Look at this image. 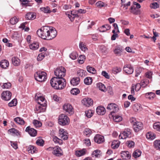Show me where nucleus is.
Returning a JSON list of instances; mask_svg holds the SVG:
<instances>
[{
    "label": "nucleus",
    "instance_id": "53",
    "mask_svg": "<svg viewBox=\"0 0 160 160\" xmlns=\"http://www.w3.org/2000/svg\"><path fill=\"white\" fill-rule=\"evenodd\" d=\"M149 83V80L147 79L143 80L141 81L140 83H139L141 87H145Z\"/></svg>",
    "mask_w": 160,
    "mask_h": 160
},
{
    "label": "nucleus",
    "instance_id": "57",
    "mask_svg": "<svg viewBox=\"0 0 160 160\" xmlns=\"http://www.w3.org/2000/svg\"><path fill=\"white\" fill-rule=\"evenodd\" d=\"M17 100L16 99H13L9 103L8 105L9 106L12 107L16 106L17 104Z\"/></svg>",
    "mask_w": 160,
    "mask_h": 160
},
{
    "label": "nucleus",
    "instance_id": "11",
    "mask_svg": "<svg viewBox=\"0 0 160 160\" xmlns=\"http://www.w3.org/2000/svg\"><path fill=\"white\" fill-rule=\"evenodd\" d=\"M12 96V93L9 91L3 92L2 93V97L3 99L6 101L9 100Z\"/></svg>",
    "mask_w": 160,
    "mask_h": 160
},
{
    "label": "nucleus",
    "instance_id": "31",
    "mask_svg": "<svg viewBox=\"0 0 160 160\" xmlns=\"http://www.w3.org/2000/svg\"><path fill=\"white\" fill-rule=\"evenodd\" d=\"M155 96L154 93L152 92H148L145 94V97L146 98L150 100L153 99Z\"/></svg>",
    "mask_w": 160,
    "mask_h": 160
},
{
    "label": "nucleus",
    "instance_id": "46",
    "mask_svg": "<svg viewBox=\"0 0 160 160\" xmlns=\"http://www.w3.org/2000/svg\"><path fill=\"white\" fill-rule=\"evenodd\" d=\"M85 152V150L83 149L79 151H76L75 152L76 155L78 157H80L84 155Z\"/></svg>",
    "mask_w": 160,
    "mask_h": 160
},
{
    "label": "nucleus",
    "instance_id": "40",
    "mask_svg": "<svg viewBox=\"0 0 160 160\" xmlns=\"http://www.w3.org/2000/svg\"><path fill=\"white\" fill-rule=\"evenodd\" d=\"M87 71L90 73L95 74L96 72V71L95 69L89 66H88L87 67Z\"/></svg>",
    "mask_w": 160,
    "mask_h": 160
},
{
    "label": "nucleus",
    "instance_id": "5",
    "mask_svg": "<svg viewBox=\"0 0 160 160\" xmlns=\"http://www.w3.org/2000/svg\"><path fill=\"white\" fill-rule=\"evenodd\" d=\"M107 109L108 110H112L111 112V115L113 116L114 113L117 112L119 110V108L117 105L115 103H111L108 104Z\"/></svg>",
    "mask_w": 160,
    "mask_h": 160
},
{
    "label": "nucleus",
    "instance_id": "10",
    "mask_svg": "<svg viewBox=\"0 0 160 160\" xmlns=\"http://www.w3.org/2000/svg\"><path fill=\"white\" fill-rule=\"evenodd\" d=\"M50 29L49 31L48 39L51 40L54 38L57 35V32L56 29L52 27H50Z\"/></svg>",
    "mask_w": 160,
    "mask_h": 160
},
{
    "label": "nucleus",
    "instance_id": "8",
    "mask_svg": "<svg viewBox=\"0 0 160 160\" xmlns=\"http://www.w3.org/2000/svg\"><path fill=\"white\" fill-rule=\"evenodd\" d=\"M63 110L71 115L74 113V110L72 106L70 104L66 103L63 106Z\"/></svg>",
    "mask_w": 160,
    "mask_h": 160
},
{
    "label": "nucleus",
    "instance_id": "41",
    "mask_svg": "<svg viewBox=\"0 0 160 160\" xmlns=\"http://www.w3.org/2000/svg\"><path fill=\"white\" fill-rule=\"evenodd\" d=\"M133 110L135 112L138 111L139 110L140 111L141 109V105L139 104L135 103L133 105Z\"/></svg>",
    "mask_w": 160,
    "mask_h": 160
},
{
    "label": "nucleus",
    "instance_id": "4",
    "mask_svg": "<svg viewBox=\"0 0 160 160\" xmlns=\"http://www.w3.org/2000/svg\"><path fill=\"white\" fill-rule=\"evenodd\" d=\"M58 122L62 126L68 125L70 123L69 118L64 114L60 115L58 117Z\"/></svg>",
    "mask_w": 160,
    "mask_h": 160
},
{
    "label": "nucleus",
    "instance_id": "9",
    "mask_svg": "<svg viewBox=\"0 0 160 160\" xmlns=\"http://www.w3.org/2000/svg\"><path fill=\"white\" fill-rule=\"evenodd\" d=\"M35 98L38 101V104L44 106H47V101L45 100L44 97L41 96H38L37 94H36L35 96Z\"/></svg>",
    "mask_w": 160,
    "mask_h": 160
},
{
    "label": "nucleus",
    "instance_id": "12",
    "mask_svg": "<svg viewBox=\"0 0 160 160\" xmlns=\"http://www.w3.org/2000/svg\"><path fill=\"white\" fill-rule=\"evenodd\" d=\"M59 137L63 140H66L68 138V133L62 129H60L59 132Z\"/></svg>",
    "mask_w": 160,
    "mask_h": 160
},
{
    "label": "nucleus",
    "instance_id": "21",
    "mask_svg": "<svg viewBox=\"0 0 160 160\" xmlns=\"http://www.w3.org/2000/svg\"><path fill=\"white\" fill-rule=\"evenodd\" d=\"M36 18V15L32 12L28 13L26 15V18L29 20L34 19Z\"/></svg>",
    "mask_w": 160,
    "mask_h": 160
},
{
    "label": "nucleus",
    "instance_id": "58",
    "mask_svg": "<svg viewBox=\"0 0 160 160\" xmlns=\"http://www.w3.org/2000/svg\"><path fill=\"white\" fill-rule=\"evenodd\" d=\"M77 73L78 75L80 77H82L85 75V72L82 69H80L78 70Z\"/></svg>",
    "mask_w": 160,
    "mask_h": 160
},
{
    "label": "nucleus",
    "instance_id": "15",
    "mask_svg": "<svg viewBox=\"0 0 160 160\" xmlns=\"http://www.w3.org/2000/svg\"><path fill=\"white\" fill-rule=\"evenodd\" d=\"M143 127L142 123L139 122H138L133 126L134 130L135 132H138L142 130Z\"/></svg>",
    "mask_w": 160,
    "mask_h": 160
},
{
    "label": "nucleus",
    "instance_id": "47",
    "mask_svg": "<svg viewBox=\"0 0 160 160\" xmlns=\"http://www.w3.org/2000/svg\"><path fill=\"white\" fill-rule=\"evenodd\" d=\"M85 56L84 55H80L78 58V62L80 64L83 63L85 59Z\"/></svg>",
    "mask_w": 160,
    "mask_h": 160
},
{
    "label": "nucleus",
    "instance_id": "14",
    "mask_svg": "<svg viewBox=\"0 0 160 160\" xmlns=\"http://www.w3.org/2000/svg\"><path fill=\"white\" fill-rule=\"evenodd\" d=\"M123 71L128 74H131L133 72V69L131 65L127 64L123 68Z\"/></svg>",
    "mask_w": 160,
    "mask_h": 160
},
{
    "label": "nucleus",
    "instance_id": "52",
    "mask_svg": "<svg viewBox=\"0 0 160 160\" xmlns=\"http://www.w3.org/2000/svg\"><path fill=\"white\" fill-rule=\"evenodd\" d=\"M122 70V68L120 67H116L112 69V72L114 74L120 72Z\"/></svg>",
    "mask_w": 160,
    "mask_h": 160
},
{
    "label": "nucleus",
    "instance_id": "3",
    "mask_svg": "<svg viewBox=\"0 0 160 160\" xmlns=\"http://www.w3.org/2000/svg\"><path fill=\"white\" fill-rule=\"evenodd\" d=\"M47 74L44 71H39L34 74L35 78L36 80L40 82L45 81L47 78Z\"/></svg>",
    "mask_w": 160,
    "mask_h": 160
},
{
    "label": "nucleus",
    "instance_id": "26",
    "mask_svg": "<svg viewBox=\"0 0 160 160\" xmlns=\"http://www.w3.org/2000/svg\"><path fill=\"white\" fill-rule=\"evenodd\" d=\"M46 106H44L38 104L37 105L36 107V110L38 112L37 113L43 112L45 111Z\"/></svg>",
    "mask_w": 160,
    "mask_h": 160
},
{
    "label": "nucleus",
    "instance_id": "30",
    "mask_svg": "<svg viewBox=\"0 0 160 160\" xmlns=\"http://www.w3.org/2000/svg\"><path fill=\"white\" fill-rule=\"evenodd\" d=\"M14 121L17 123L21 125H23L25 123L23 119L19 117H17L15 118L14 119Z\"/></svg>",
    "mask_w": 160,
    "mask_h": 160
},
{
    "label": "nucleus",
    "instance_id": "50",
    "mask_svg": "<svg viewBox=\"0 0 160 160\" xmlns=\"http://www.w3.org/2000/svg\"><path fill=\"white\" fill-rule=\"evenodd\" d=\"M8 132L12 134H15L18 135L19 134V132L18 131L14 128H12L8 130Z\"/></svg>",
    "mask_w": 160,
    "mask_h": 160
},
{
    "label": "nucleus",
    "instance_id": "20",
    "mask_svg": "<svg viewBox=\"0 0 160 160\" xmlns=\"http://www.w3.org/2000/svg\"><path fill=\"white\" fill-rule=\"evenodd\" d=\"M9 65L8 62L5 59L2 60L0 63L1 67L3 69L7 68L8 67Z\"/></svg>",
    "mask_w": 160,
    "mask_h": 160
},
{
    "label": "nucleus",
    "instance_id": "45",
    "mask_svg": "<svg viewBox=\"0 0 160 160\" xmlns=\"http://www.w3.org/2000/svg\"><path fill=\"white\" fill-rule=\"evenodd\" d=\"M122 50V48L119 47H117L114 50V52L116 55L120 56L121 54Z\"/></svg>",
    "mask_w": 160,
    "mask_h": 160
},
{
    "label": "nucleus",
    "instance_id": "22",
    "mask_svg": "<svg viewBox=\"0 0 160 160\" xmlns=\"http://www.w3.org/2000/svg\"><path fill=\"white\" fill-rule=\"evenodd\" d=\"M12 64L15 66H18L20 64V60L17 57H12Z\"/></svg>",
    "mask_w": 160,
    "mask_h": 160
},
{
    "label": "nucleus",
    "instance_id": "42",
    "mask_svg": "<svg viewBox=\"0 0 160 160\" xmlns=\"http://www.w3.org/2000/svg\"><path fill=\"white\" fill-rule=\"evenodd\" d=\"M94 112V111H93L90 109L85 112V114L88 118H90L93 115Z\"/></svg>",
    "mask_w": 160,
    "mask_h": 160
},
{
    "label": "nucleus",
    "instance_id": "32",
    "mask_svg": "<svg viewBox=\"0 0 160 160\" xmlns=\"http://www.w3.org/2000/svg\"><path fill=\"white\" fill-rule=\"evenodd\" d=\"M130 12L135 15H138L139 13V10L136 9L134 6L131 7L130 8Z\"/></svg>",
    "mask_w": 160,
    "mask_h": 160
},
{
    "label": "nucleus",
    "instance_id": "55",
    "mask_svg": "<svg viewBox=\"0 0 160 160\" xmlns=\"http://www.w3.org/2000/svg\"><path fill=\"white\" fill-rule=\"evenodd\" d=\"M126 143L128 147L129 148L134 147L135 145L134 142L132 141L129 140L127 141Z\"/></svg>",
    "mask_w": 160,
    "mask_h": 160
},
{
    "label": "nucleus",
    "instance_id": "35",
    "mask_svg": "<svg viewBox=\"0 0 160 160\" xmlns=\"http://www.w3.org/2000/svg\"><path fill=\"white\" fill-rule=\"evenodd\" d=\"M156 137V135L153 133L148 132L147 133L146 138L148 139L153 140Z\"/></svg>",
    "mask_w": 160,
    "mask_h": 160
},
{
    "label": "nucleus",
    "instance_id": "49",
    "mask_svg": "<svg viewBox=\"0 0 160 160\" xmlns=\"http://www.w3.org/2000/svg\"><path fill=\"white\" fill-rule=\"evenodd\" d=\"M80 92L79 90L77 88H73L71 90V93L75 95H76Z\"/></svg>",
    "mask_w": 160,
    "mask_h": 160
},
{
    "label": "nucleus",
    "instance_id": "27",
    "mask_svg": "<svg viewBox=\"0 0 160 160\" xmlns=\"http://www.w3.org/2000/svg\"><path fill=\"white\" fill-rule=\"evenodd\" d=\"M79 78H74L71 80L70 83L73 86H76L79 84Z\"/></svg>",
    "mask_w": 160,
    "mask_h": 160
},
{
    "label": "nucleus",
    "instance_id": "1",
    "mask_svg": "<svg viewBox=\"0 0 160 160\" xmlns=\"http://www.w3.org/2000/svg\"><path fill=\"white\" fill-rule=\"evenodd\" d=\"M66 70L63 67L56 69L54 71L55 75L56 77L52 78L50 80L51 86L56 89H62L66 86L65 79L63 78L65 76Z\"/></svg>",
    "mask_w": 160,
    "mask_h": 160
},
{
    "label": "nucleus",
    "instance_id": "54",
    "mask_svg": "<svg viewBox=\"0 0 160 160\" xmlns=\"http://www.w3.org/2000/svg\"><path fill=\"white\" fill-rule=\"evenodd\" d=\"M153 128L156 130L160 131V122H156L153 125Z\"/></svg>",
    "mask_w": 160,
    "mask_h": 160
},
{
    "label": "nucleus",
    "instance_id": "7",
    "mask_svg": "<svg viewBox=\"0 0 160 160\" xmlns=\"http://www.w3.org/2000/svg\"><path fill=\"white\" fill-rule=\"evenodd\" d=\"M48 149H53L52 153L57 157H59L62 155V151L58 146H56L54 148L50 147Z\"/></svg>",
    "mask_w": 160,
    "mask_h": 160
},
{
    "label": "nucleus",
    "instance_id": "63",
    "mask_svg": "<svg viewBox=\"0 0 160 160\" xmlns=\"http://www.w3.org/2000/svg\"><path fill=\"white\" fill-rule=\"evenodd\" d=\"M96 5L97 6L99 7L106 6H107L106 4H105L104 2H102V1H99L97 2L96 3Z\"/></svg>",
    "mask_w": 160,
    "mask_h": 160
},
{
    "label": "nucleus",
    "instance_id": "34",
    "mask_svg": "<svg viewBox=\"0 0 160 160\" xmlns=\"http://www.w3.org/2000/svg\"><path fill=\"white\" fill-rule=\"evenodd\" d=\"M92 78L90 77H88L84 79V82L86 85H91L92 82Z\"/></svg>",
    "mask_w": 160,
    "mask_h": 160
},
{
    "label": "nucleus",
    "instance_id": "19",
    "mask_svg": "<svg viewBox=\"0 0 160 160\" xmlns=\"http://www.w3.org/2000/svg\"><path fill=\"white\" fill-rule=\"evenodd\" d=\"M96 112L98 115H104L106 113L105 108L103 106H99L96 108Z\"/></svg>",
    "mask_w": 160,
    "mask_h": 160
},
{
    "label": "nucleus",
    "instance_id": "62",
    "mask_svg": "<svg viewBox=\"0 0 160 160\" xmlns=\"http://www.w3.org/2000/svg\"><path fill=\"white\" fill-rule=\"evenodd\" d=\"M150 7L151 8L156 9L159 7V5L157 2H154L151 4Z\"/></svg>",
    "mask_w": 160,
    "mask_h": 160
},
{
    "label": "nucleus",
    "instance_id": "39",
    "mask_svg": "<svg viewBox=\"0 0 160 160\" xmlns=\"http://www.w3.org/2000/svg\"><path fill=\"white\" fill-rule=\"evenodd\" d=\"M92 132V131L90 129L88 128H86L84 129L83 132V134L87 137H89L91 134Z\"/></svg>",
    "mask_w": 160,
    "mask_h": 160
},
{
    "label": "nucleus",
    "instance_id": "24",
    "mask_svg": "<svg viewBox=\"0 0 160 160\" xmlns=\"http://www.w3.org/2000/svg\"><path fill=\"white\" fill-rule=\"evenodd\" d=\"M97 87L102 92H105L107 89L104 85L102 83L99 82L97 84Z\"/></svg>",
    "mask_w": 160,
    "mask_h": 160
},
{
    "label": "nucleus",
    "instance_id": "64",
    "mask_svg": "<svg viewBox=\"0 0 160 160\" xmlns=\"http://www.w3.org/2000/svg\"><path fill=\"white\" fill-rule=\"evenodd\" d=\"M11 84L10 83H5L3 85V88H4L9 89L11 88Z\"/></svg>",
    "mask_w": 160,
    "mask_h": 160
},
{
    "label": "nucleus",
    "instance_id": "36",
    "mask_svg": "<svg viewBox=\"0 0 160 160\" xmlns=\"http://www.w3.org/2000/svg\"><path fill=\"white\" fill-rule=\"evenodd\" d=\"M40 10L45 13H50L52 12L49 7L48 6L46 7H41L40 8Z\"/></svg>",
    "mask_w": 160,
    "mask_h": 160
},
{
    "label": "nucleus",
    "instance_id": "23",
    "mask_svg": "<svg viewBox=\"0 0 160 160\" xmlns=\"http://www.w3.org/2000/svg\"><path fill=\"white\" fill-rule=\"evenodd\" d=\"M102 153L101 151L98 150H96L94 151L92 154V157L95 158H99L101 156Z\"/></svg>",
    "mask_w": 160,
    "mask_h": 160
},
{
    "label": "nucleus",
    "instance_id": "60",
    "mask_svg": "<svg viewBox=\"0 0 160 160\" xmlns=\"http://www.w3.org/2000/svg\"><path fill=\"white\" fill-rule=\"evenodd\" d=\"M44 143V141L42 139H38L36 142V144L39 146H43Z\"/></svg>",
    "mask_w": 160,
    "mask_h": 160
},
{
    "label": "nucleus",
    "instance_id": "18",
    "mask_svg": "<svg viewBox=\"0 0 160 160\" xmlns=\"http://www.w3.org/2000/svg\"><path fill=\"white\" fill-rule=\"evenodd\" d=\"M122 158L126 160H128L130 158L131 155L128 151H122L121 152Z\"/></svg>",
    "mask_w": 160,
    "mask_h": 160
},
{
    "label": "nucleus",
    "instance_id": "2",
    "mask_svg": "<svg viewBox=\"0 0 160 160\" xmlns=\"http://www.w3.org/2000/svg\"><path fill=\"white\" fill-rule=\"evenodd\" d=\"M50 30L49 27L45 26L38 30L37 33L38 36L42 39L49 40L48 37Z\"/></svg>",
    "mask_w": 160,
    "mask_h": 160
},
{
    "label": "nucleus",
    "instance_id": "33",
    "mask_svg": "<svg viewBox=\"0 0 160 160\" xmlns=\"http://www.w3.org/2000/svg\"><path fill=\"white\" fill-rule=\"evenodd\" d=\"M142 152L139 150H136L134 151L133 154V156L135 158H137L139 157L141 154Z\"/></svg>",
    "mask_w": 160,
    "mask_h": 160
},
{
    "label": "nucleus",
    "instance_id": "37",
    "mask_svg": "<svg viewBox=\"0 0 160 160\" xmlns=\"http://www.w3.org/2000/svg\"><path fill=\"white\" fill-rule=\"evenodd\" d=\"M28 150L29 153L33 154L36 151V148L33 146L30 145L28 148Z\"/></svg>",
    "mask_w": 160,
    "mask_h": 160
},
{
    "label": "nucleus",
    "instance_id": "48",
    "mask_svg": "<svg viewBox=\"0 0 160 160\" xmlns=\"http://www.w3.org/2000/svg\"><path fill=\"white\" fill-rule=\"evenodd\" d=\"M79 46L80 49L84 52H85L88 49L86 45L84 43H83L82 42H80V43Z\"/></svg>",
    "mask_w": 160,
    "mask_h": 160
},
{
    "label": "nucleus",
    "instance_id": "56",
    "mask_svg": "<svg viewBox=\"0 0 160 160\" xmlns=\"http://www.w3.org/2000/svg\"><path fill=\"white\" fill-rule=\"evenodd\" d=\"M112 117L113 118L114 121L115 122H118L121 121L122 120V117L118 115H116L114 117L113 115V116Z\"/></svg>",
    "mask_w": 160,
    "mask_h": 160
},
{
    "label": "nucleus",
    "instance_id": "51",
    "mask_svg": "<svg viewBox=\"0 0 160 160\" xmlns=\"http://www.w3.org/2000/svg\"><path fill=\"white\" fill-rule=\"evenodd\" d=\"M155 148L157 149L160 150V140H156L154 142Z\"/></svg>",
    "mask_w": 160,
    "mask_h": 160
},
{
    "label": "nucleus",
    "instance_id": "16",
    "mask_svg": "<svg viewBox=\"0 0 160 160\" xmlns=\"http://www.w3.org/2000/svg\"><path fill=\"white\" fill-rule=\"evenodd\" d=\"M94 141L98 144L102 143L104 141V137L101 135L97 134L94 138Z\"/></svg>",
    "mask_w": 160,
    "mask_h": 160
},
{
    "label": "nucleus",
    "instance_id": "44",
    "mask_svg": "<svg viewBox=\"0 0 160 160\" xmlns=\"http://www.w3.org/2000/svg\"><path fill=\"white\" fill-rule=\"evenodd\" d=\"M33 123L34 125L36 128H39L42 126V124L41 122L39 121L36 120H34L33 121Z\"/></svg>",
    "mask_w": 160,
    "mask_h": 160
},
{
    "label": "nucleus",
    "instance_id": "25",
    "mask_svg": "<svg viewBox=\"0 0 160 160\" xmlns=\"http://www.w3.org/2000/svg\"><path fill=\"white\" fill-rule=\"evenodd\" d=\"M111 28V26L108 24H106L103 25L99 29V31L100 32H104L107 30H109Z\"/></svg>",
    "mask_w": 160,
    "mask_h": 160
},
{
    "label": "nucleus",
    "instance_id": "28",
    "mask_svg": "<svg viewBox=\"0 0 160 160\" xmlns=\"http://www.w3.org/2000/svg\"><path fill=\"white\" fill-rule=\"evenodd\" d=\"M30 48L32 50L37 49L39 48V43L38 42H34L29 45Z\"/></svg>",
    "mask_w": 160,
    "mask_h": 160
},
{
    "label": "nucleus",
    "instance_id": "61",
    "mask_svg": "<svg viewBox=\"0 0 160 160\" xmlns=\"http://www.w3.org/2000/svg\"><path fill=\"white\" fill-rule=\"evenodd\" d=\"M44 54L43 53H41L38 55L37 58V60L38 61H41L44 58Z\"/></svg>",
    "mask_w": 160,
    "mask_h": 160
},
{
    "label": "nucleus",
    "instance_id": "6",
    "mask_svg": "<svg viewBox=\"0 0 160 160\" xmlns=\"http://www.w3.org/2000/svg\"><path fill=\"white\" fill-rule=\"evenodd\" d=\"M131 130L129 129H127L119 135V138L120 139H125L127 138H130L131 137Z\"/></svg>",
    "mask_w": 160,
    "mask_h": 160
},
{
    "label": "nucleus",
    "instance_id": "29",
    "mask_svg": "<svg viewBox=\"0 0 160 160\" xmlns=\"http://www.w3.org/2000/svg\"><path fill=\"white\" fill-rule=\"evenodd\" d=\"M120 144V142L118 140H114L112 143L111 147L112 148L115 149L119 147Z\"/></svg>",
    "mask_w": 160,
    "mask_h": 160
},
{
    "label": "nucleus",
    "instance_id": "17",
    "mask_svg": "<svg viewBox=\"0 0 160 160\" xmlns=\"http://www.w3.org/2000/svg\"><path fill=\"white\" fill-rule=\"evenodd\" d=\"M25 131L28 132L31 136L34 137L37 135V131L33 128H30V126L26 128Z\"/></svg>",
    "mask_w": 160,
    "mask_h": 160
},
{
    "label": "nucleus",
    "instance_id": "43",
    "mask_svg": "<svg viewBox=\"0 0 160 160\" xmlns=\"http://www.w3.org/2000/svg\"><path fill=\"white\" fill-rule=\"evenodd\" d=\"M53 140L54 142L56 143H58L59 144H61L62 143V141L61 139L58 138L56 136H54L53 137Z\"/></svg>",
    "mask_w": 160,
    "mask_h": 160
},
{
    "label": "nucleus",
    "instance_id": "38",
    "mask_svg": "<svg viewBox=\"0 0 160 160\" xmlns=\"http://www.w3.org/2000/svg\"><path fill=\"white\" fill-rule=\"evenodd\" d=\"M19 18L16 17H14L10 20V23L13 25L16 24L18 21Z\"/></svg>",
    "mask_w": 160,
    "mask_h": 160
},
{
    "label": "nucleus",
    "instance_id": "13",
    "mask_svg": "<svg viewBox=\"0 0 160 160\" xmlns=\"http://www.w3.org/2000/svg\"><path fill=\"white\" fill-rule=\"evenodd\" d=\"M82 102L83 103L84 105L85 106L89 107L92 105L93 101L91 98H86L82 100Z\"/></svg>",
    "mask_w": 160,
    "mask_h": 160
},
{
    "label": "nucleus",
    "instance_id": "59",
    "mask_svg": "<svg viewBox=\"0 0 160 160\" xmlns=\"http://www.w3.org/2000/svg\"><path fill=\"white\" fill-rule=\"evenodd\" d=\"M69 57L72 59L75 60L78 57V55L76 52H73L70 54Z\"/></svg>",
    "mask_w": 160,
    "mask_h": 160
}]
</instances>
